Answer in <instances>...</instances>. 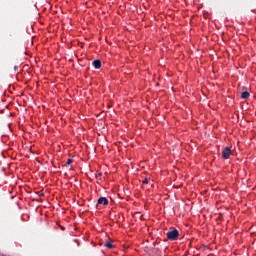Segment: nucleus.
<instances>
[{
	"mask_svg": "<svg viewBox=\"0 0 256 256\" xmlns=\"http://www.w3.org/2000/svg\"><path fill=\"white\" fill-rule=\"evenodd\" d=\"M109 201L105 197H100L98 199V205H108Z\"/></svg>",
	"mask_w": 256,
	"mask_h": 256,
	"instance_id": "7ed1b4c3",
	"label": "nucleus"
},
{
	"mask_svg": "<svg viewBox=\"0 0 256 256\" xmlns=\"http://www.w3.org/2000/svg\"><path fill=\"white\" fill-rule=\"evenodd\" d=\"M93 67H95L96 69H101V60H94L92 62Z\"/></svg>",
	"mask_w": 256,
	"mask_h": 256,
	"instance_id": "20e7f679",
	"label": "nucleus"
},
{
	"mask_svg": "<svg viewBox=\"0 0 256 256\" xmlns=\"http://www.w3.org/2000/svg\"><path fill=\"white\" fill-rule=\"evenodd\" d=\"M149 181H151V179L145 178V180L143 181V183H144V184H147V183H149Z\"/></svg>",
	"mask_w": 256,
	"mask_h": 256,
	"instance_id": "6e6552de",
	"label": "nucleus"
},
{
	"mask_svg": "<svg viewBox=\"0 0 256 256\" xmlns=\"http://www.w3.org/2000/svg\"><path fill=\"white\" fill-rule=\"evenodd\" d=\"M249 96H250V94H249V92H247V91H244V92H242V94H241V98H242V99H249Z\"/></svg>",
	"mask_w": 256,
	"mask_h": 256,
	"instance_id": "39448f33",
	"label": "nucleus"
},
{
	"mask_svg": "<svg viewBox=\"0 0 256 256\" xmlns=\"http://www.w3.org/2000/svg\"><path fill=\"white\" fill-rule=\"evenodd\" d=\"M71 163H73V159H68L66 165H71Z\"/></svg>",
	"mask_w": 256,
	"mask_h": 256,
	"instance_id": "0eeeda50",
	"label": "nucleus"
},
{
	"mask_svg": "<svg viewBox=\"0 0 256 256\" xmlns=\"http://www.w3.org/2000/svg\"><path fill=\"white\" fill-rule=\"evenodd\" d=\"M19 69V66H14V71H17Z\"/></svg>",
	"mask_w": 256,
	"mask_h": 256,
	"instance_id": "1a4fd4ad",
	"label": "nucleus"
},
{
	"mask_svg": "<svg viewBox=\"0 0 256 256\" xmlns=\"http://www.w3.org/2000/svg\"><path fill=\"white\" fill-rule=\"evenodd\" d=\"M105 247H107L108 249H113V244L109 243V241H106L105 243Z\"/></svg>",
	"mask_w": 256,
	"mask_h": 256,
	"instance_id": "423d86ee",
	"label": "nucleus"
},
{
	"mask_svg": "<svg viewBox=\"0 0 256 256\" xmlns=\"http://www.w3.org/2000/svg\"><path fill=\"white\" fill-rule=\"evenodd\" d=\"M101 175H102V174H101V173H99V174H98V177H101Z\"/></svg>",
	"mask_w": 256,
	"mask_h": 256,
	"instance_id": "9d476101",
	"label": "nucleus"
},
{
	"mask_svg": "<svg viewBox=\"0 0 256 256\" xmlns=\"http://www.w3.org/2000/svg\"><path fill=\"white\" fill-rule=\"evenodd\" d=\"M230 155H231V148L225 147V148L223 149V151H222V157H223V159H229Z\"/></svg>",
	"mask_w": 256,
	"mask_h": 256,
	"instance_id": "f03ea898",
	"label": "nucleus"
},
{
	"mask_svg": "<svg viewBox=\"0 0 256 256\" xmlns=\"http://www.w3.org/2000/svg\"><path fill=\"white\" fill-rule=\"evenodd\" d=\"M166 235L170 241H177V239H179V230L173 229L172 231L167 232Z\"/></svg>",
	"mask_w": 256,
	"mask_h": 256,
	"instance_id": "f257e3e1",
	"label": "nucleus"
}]
</instances>
